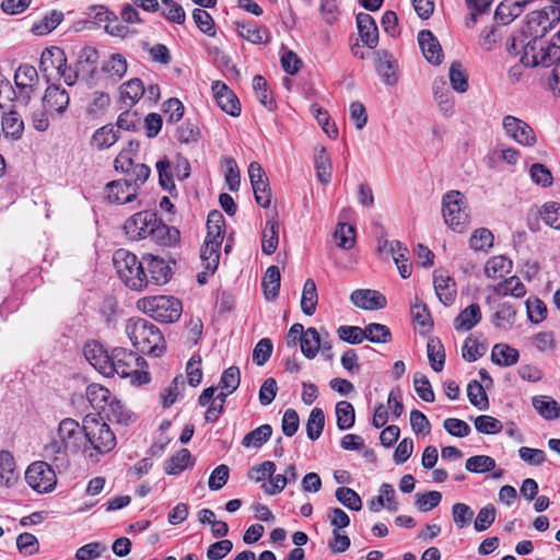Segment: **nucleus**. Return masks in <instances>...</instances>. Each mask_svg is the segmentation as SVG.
<instances>
[{"label": "nucleus", "mask_w": 560, "mask_h": 560, "mask_svg": "<svg viewBox=\"0 0 560 560\" xmlns=\"http://www.w3.org/2000/svg\"><path fill=\"white\" fill-rule=\"evenodd\" d=\"M84 430L78 421L65 418L59 422L56 433L45 445L46 457L52 460H65L69 453H78L83 445Z\"/></svg>", "instance_id": "f257e3e1"}, {"label": "nucleus", "mask_w": 560, "mask_h": 560, "mask_svg": "<svg viewBox=\"0 0 560 560\" xmlns=\"http://www.w3.org/2000/svg\"><path fill=\"white\" fill-rule=\"evenodd\" d=\"M109 369L104 371L105 376L114 374L120 377H129L131 384H147L150 382V373L145 370L148 364L143 358L136 352L125 349L115 348L109 354Z\"/></svg>", "instance_id": "f03ea898"}, {"label": "nucleus", "mask_w": 560, "mask_h": 560, "mask_svg": "<svg viewBox=\"0 0 560 560\" xmlns=\"http://www.w3.org/2000/svg\"><path fill=\"white\" fill-rule=\"evenodd\" d=\"M126 332L133 347L142 353L160 357L165 350L160 329L144 318H130L126 324Z\"/></svg>", "instance_id": "7ed1b4c3"}, {"label": "nucleus", "mask_w": 560, "mask_h": 560, "mask_svg": "<svg viewBox=\"0 0 560 560\" xmlns=\"http://www.w3.org/2000/svg\"><path fill=\"white\" fill-rule=\"evenodd\" d=\"M113 264L118 277L128 288L141 290L148 284L144 261H139L133 253L125 248L117 249L113 255Z\"/></svg>", "instance_id": "20e7f679"}, {"label": "nucleus", "mask_w": 560, "mask_h": 560, "mask_svg": "<svg viewBox=\"0 0 560 560\" xmlns=\"http://www.w3.org/2000/svg\"><path fill=\"white\" fill-rule=\"evenodd\" d=\"M560 58V46L553 39L526 40L522 46L521 62L525 67H549Z\"/></svg>", "instance_id": "39448f33"}, {"label": "nucleus", "mask_w": 560, "mask_h": 560, "mask_svg": "<svg viewBox=\"0 0 560 560\" xmlns=\"http://www.w3.org/2000/svg\"><path fill=\"white\" fill-rule=\"evenodd\" d=\"M138 307L155 320L174 323L182 315V303L174 296L156 295L138 301Z\"/></svg>", "instance_id": "423d86ee"}, {"label": "nucleus", "mask_w": 560, "mask_h": 560, "mask_svg": "<svg viewBox=\"0 0 560 560\" xmlns=\"http://www.w3.org/2000/svg\"><path fill=\"white\" fill-rule=\"evenodd\" d=\"M83 442L89 444L100 454L108 453L116 445V436L109 427L94 416L83 419Z\"/></svg>", "instance_id": "0eeeda50"}, {"label": "nucleus", "mask_w": 560, "mask_h": 560, "mask_svg": "<svg viewBox=\"0 0 560 560\" xmlns=\"http://www.w3.org/2000/svg\"><path fill=\"white\" fill-rule=\"evenodd\" d=\"M464 203V197L458 190L448 191L444 195L442 201V212L445 223L457 232H462L468 221V214Z\"/></svg>", "instance_id": "6e6552de"}, {"label": "nucleus", "mask_w": 560, "mask_h": 560, "mask_svg": "<svg viewBox=\"0 0 560 560\" xmlns=\"http://www.w3.org/2000/svg\"><path fill=\"white\" fill-rule=\"evenodd\" d=\"M28 486L38 493H47L55 489L57 477L49 464L43 460L34 462L25 471Z\"/></svg>", "instance_id": "1a4fd4ad"}, {"label": "nucleus", "mask_w": 560, "mask_h": 560, "mask_svg": "<svg viewBox=\"0 0 560 560\" xmlns=\"http://www.w3.org/2000/svg\"><path fill=\"white\" fill-rule=\"evenodd\" d=\"M158 217L156 212L149 210L135 213L128 218L124 224L126 235L132 241L150 237Z\"/></svg>", "instance_id": "9d476101"}, {"label": "nucleus", "mask_w": 560, "mask_h": 560, "mask_svg": "<svg viewBox=\"0 0 560 560\" xmlns=\"http://www.w3.org/2000/svg\"><path fill=\"white\" fill-rule=\"evenodd\" d=\"M502 125L506 136L518 144L533 147L536 143V135L526 121L508 115L503 118Z\"/></svg>", "instance_id": "9b49d317"}, {"label": "nucleus", "mask_w": 560, "mask_h": 560, "mask_svg": "<svg viewBox=\"0 0 560 560\" xmlns=\"http://www.w3.org/2000/svg\"><path fill=\"white\" fill-rule=\"evenodd\" d=\"M551 21L544 11H533L527 14L525 24L521 30V35L527 40L548 39L546 37L551 28Z\"/></svg>", "instance_id": "f8f14e48"}, {"label": "nucleus", "mask_w": 560, "mask_h": 560, "mask_svg": "<svg viewBox=\"0 0 560 560\" xmlns=\"http://www.w3.org/2000/svg\"><path fill=\"white\" fill-rule=\"evenodd\" d=\"M108 202L124 205L137 198V187H133L131 179H117L109 182L105 187Z\"/></svg>", "instance_id": "ddd939ff"}, {"label": "nucleus", "mask_w": 560, "mask_h": 560, "mask_svg": "<svg viewBox=\"0 0 560 560\" xmlns=\"http://www.w3.org/2000/svg\"><path fill=\"white\" fill-rule=\"evenodd\" d=\"M212 92L217 104L226 114L237 117L241 114V103L236 94L223 82L214 81Z\"/></svg>", "instance_id": "4468645a"}, {"label": "nucleus", "mask_w": 560, "mask_h": 560, "mask_svg": "<svg viewBox=\"0 0 560 560\" xmlns=\"http://www.w3.org/2000/svg\"><path fill=\"white\" fill-rule=\"evenodd\" d=\"M143 261L145 264L148 283L151 282L153 284L161 285L170 281L172 270L164 259L152 254H148L143 256Z\"/></svg>", "instance_id": "2eb2a0df"}, {"label": "nucleus", "mask_w": 560, "mask_h": 560, "mask_svg": "<svg viewBox=\"0 0 560 560\" xmlns=\"http://www.w3.org/2000/svg\"><path fill=\"white\" fill-rule=\"evenodd\" d=\"M67 56L60 47L51 46L45 48L42 52L39 60V70L49 82L52 75V71H58L62 66H66Z\"/></svg>", "instance_id": "dca6fc26"}, {"label": "nucleus", "mask_w": 560, "mask_h": 560, "mask_svg": "<svg viewBox=\"0 0 560 560\" xmlns=\"http://www.w3.org/2000/svg\"><path fill=\"white\" fill-rule=\"evenodd\" d=\"M70 97L66 89L59 84H50L43 96V105L47 112L62 114L68 108Z\"/></svg>", "instance_id": "f3484780"}, {"label": "nucleus", "mask_w": 560, "mask_h": 560, "mask_svg": "<svg viewBox=\"0 0 560 560\" xmlns=\"http://www.w3.org/2000/svg\"><path fill=\"white\" fill-rule=\"evenodd\" d=\"M350 301L363 310H382L386 306V298L378 291L370 289L354 290L350 295Z\"/></svg>", "instance_id": "a211bd4d"}, {"label": "nucleus", "mask_w": 560, "mask_h": 560, "mask_svg": "<svg viewBox=\"0 0 560 560\" xmlns=\"http://www.w3.org/2000/svg\"><path fill=\"white\" fill-rule=\"evenodd\" d=\"M419 46L424 58L433 63L440 65L443 59V50L433 33L429 30H422L418 34Z\"/></svg>", "instance_id": "6ab92c4d"}, {"label": "nucleus", "mask_w": 560, "mask_h": 560, "mask_svg": "<svg viewBox=\"0 0 560 560\" xmlns=\"http://www.w3.org/2000/svg\"><path fill=\"white\" fill-rule=\"evenodd\" d=\"M357 26L362 43L369 48H375L378 44V30L374 19L369 13H359Z\"/></svg>", "instance_id": "aec40b11"}, {"label": "nucleus", "mask_w": 560, "mask_h": 560, "mask_svg": "<svg viewBox=\"0 0 560 560\" xmlns=\"http://www.w3.org/2000/svg\"><path fill=\"white\" fill-rule=\"evenodd\" d=\"M38 81V73L35 67L31 65H21L14 73V83L20 92H24V98L26 102L31 98L33 86Z\"/></svg>", "instance_id": "412c9836"}, {"label": "nucleus", "mask_w": 560, "mask_h": 560, "mask_svg": "<svg viewBox=\"0 0 560 560\" xmlns=\"http://www.w3.org/2000/svg\"><path fill=\"white\" fill-rule=\"evenodd\" d=\"M151 240L160 246H173L179 242L180 233L175 226L165 224L159 217L150 235Z\"/></svg>", "instance_id": "4be33fe9"}, {"label": "nucleus", "mask_w": 560, "mask_h": 560, "mask_svg": "<svg viewBox=\"0 0 560 560\" xmlns=\"http://www.w3.org/2000/svg\"><path fill=\"white\" fill-rule=\"evenodd\" d=\"M433 94L440 110L445 116H452L454 114V101L447 83L443 78L434 80Z\"/></svg>", "instance_id": "5701e85b"}, {"label": "nucleus", "mask_w": 560, "mask_h": 560, "mask_svg": "<svg viewBox=\"0 0 560 560\" xmlns=\"http://www.w3.org/2000/svg\"><path fill=\"white\" fill-rule=\"evenodd\" d=\"M221 240L206 238L201 247L200 259L202 266L210 272H214L219 266Z\"/></svg>", "instance_id": "b1692460"}, {"label": "nucleus", "mask_w": 560, "mask_h": 560, "mask_svg": "<svg viewBox=\"0 0 560 560\" xmlns=\"http://www.w3.org/2000/svg\"><path fill=\"white\" fill-rule=\"evenodd\" d=\"M525 7L520 0H503L495 10L494 19L508 25L523 13Z\"/></svg>", "instance_id": "393cba45"}, {"label": "nucleus", "mask_w": 560, "mask_h": 560, "mask_svg": "<svg viewBox=\"0 0 560 560\" xmlns=\"http://www.w3.org/2000/svg\"><path fill=\"white\" fill-rule=\"evenodd\" d=\"M237 33L252 44H266L270 39L269 31L254 22L237 23Z\"/></svg>", "instance_id": "a878e982"}, {"label": "nucleus", "mask_w": 560, "mask_h": 560, "mask_svg": "<svg viewBox=\"0 0 560 560\" xmlns=\"http://www.w3.org/2000/svg\"><path fill=\"white\" fill-rule=\"evenodd\" d=\"M410 313L415 325L420 328V334L424 335L433 328V320L427 304L417 296L411 304Z\"/></svg>", "instance_id": "bb28decb"}, {"label": "nucleus", "mask_w": 560, "mask_h": 560, "mask_svg": "<svg viewBox=\"0 0 560 560\" xmlns=\"http://www.w3.org/2000/svg\"><path fill=\"white\" fill-rule=\"evenodd\" d=\"M481 320L480 306L472 303L465 307L454 319L456 330H470Z\"/></svg>", "instance_id": "cd10ccee"}, {"label": "nucleus", "mask_w": 560, "mask_h": 560, "mask_svg": "<svg viewBox=\"0 0 560 560\" xmlns=\"http://www.w3.org/2000/svg\"><path fill=\"white\" fill-rule=\"evenodd\" d=\"M84 355L86 360L102 374L109 369V354L104 350L103 346L97 342L86 343L84 347Z\"/></svg>", "instance_id": "c85d7f7f"}, {"label": "nucleus", "mask_w": 560, "mask_h": 560, "mask_svg": "<svg viewBox=\"0 0 560 560\" xmlns=\"http://www.w3.org/2000/svg\"><path fill=\"white\" fill-rule=\"evenodd\" d=\"M433 284L440 302L444 305L452 304L455 299L456 290L451 277L438 275V271H435L433 276Z\"/></svg>", "instance_id": "c756f323"}, {"label": "nucleus", "mask_w": 560, "mask_h": 560, "mask_svg": "<svg viewBox=\"0 0 560 560\" xmlns=\"http://www.w3.org/2000/svg\"><path fill=\"white\" fill-rule=\"evenodd\" d=\"M18 479L19 472L12 454L8 451L0 452V486L11 487Z\"/></svg>", "instance_id": "7c9ffc66"}, {"label": "nucleus", "mask_w": 560, "mask_h": 560, "mask_svg": "<svg viewBox=\"0 0 560 560\" xmlns=\"http://www.w3.org/2000/svg\"><path fill=\"white\" fill-rule=\"evenodd\" d=\"M86 398L94 409L103 412L113 397L106 387L93 383L86 387Z\"/></svg>", "instance_id": "2f4dec72"}, {"label": "nucleus", "mask_w": 560, "mask_h": 560, "mask_svg": "<svg viewBox=\"0 0 560 560\" xmlns=\"http://www.w3.org/2000/svg\"><path fill=\"white\" fill-rule=\"evenodd\" d=\"M314 165L316 168L317 179L323 184H328L332 174L330 158L324 147L316 149Z\"/></svg>", "instance_id": "473e14b6"}, {"label": "nucleus", "mask_w": 560, "mask_h": 560, "mask_svg": "<svg viewBox=\"0 0 560 560\" xmlns=\"http://www.w3.org/2000/svg\"><path fill=\"white\" fill-rule=\"evenodd\" d=\"M533 407L546 420L560 417V405L549 396L533 397Z\"/></svg>", "instance_id": "72a5a7b5"}, {"label": "nucleus", "mask_w": 560, "mask_h": 560, "mask_svg": "<svg viewBox=\"0 0 560 560\" xmlns=\"http://www.w3.org/2000/svg\"><path fill=\"white\" fill-rule=\"evenodd\" d=\"M279 244V224L275 219L266 222V228L261 235V250L266 255H271L276 252Z\"/></svg>", "instance_id": "f704fd0d"}, {"label": "nucleus", "mask_w": 560, "mask_h": 560, "mask_svg": "<svg viewBox=\"0 0 560 560\" xmlns=\"http://www.w3.org/2000/svg\"><path fill=\"white\" fill-rule=\"evenodd\" d=\"M1 126L5 137H11L12 139L18 140L23 135L24 122L20 114L15 110H10L3 115Z\"/></svg>", "instance_id": "c9c22d12"}, {"label": "nucleus", "mask_w": 560, "mask_h": 560, "mask_svg": "<svg viewBox=\"0 0 560 560\" xmlns=\"http://www.w3.org/2000/svg\"><path fill=\"white\" fill-rule=\"evenodd\" d=\"M98 59L100 55L97 49L91 46H85L79 51L77 67L81 72H89L93 78L96 73Z\"/></svg>", "instance_id": "e433bc0d"}, {"label": "nucleus", "mask_w": 560, "mask_h": 560, "mask_svg": "<svg viewBox=\"0 0 560 560\" xmlns=\"http://www.w3.org/2000/svg\"><path fill=\"white\" fill-rule=\"evenodd\" d=\"M317 302H318V294H317L315 281L313 279H307L304 282L302 296H301L302 312L307 316H312L316 311Z\"/></svg>", "instance_id": "4c0bfd02"}, {"label": "nucleus", "mask_w": 560, "mask_h": 560, "mask_svg": "<svg viewBox=\"0 0 560 560\" xmlns=\"http://www.w3.org/2000/svg\"><path fill=\"white\" fill-rule=\"evenodd\" d=\"M127 60L121 54H113L102 66V71L107 73L114 82H118L127 72Z\"/></svg>", "instance_id": "58836bf2"}, {"label": "nucleus", "mask_w": 560, "mask_h": 560, "mask_svg": "<svg viewBox=\"0 0 560 560\" xmlns=\"http://www.w3.org/2000/svg\"><path fill=\"white\" fill-rule=\"evenodd\" d=\"M300 346L301 351L306 359H314L322 347V337L318 330L314 327L307 328Z\"/></svg>", "instance_id": "ea45409f"}, {"label": "nucleus", "mask_w": 560, "mask_h": 560, "mask_svg": "<svg viewBox=\"0 0 560 560\" xmlns=\"http://www.w3.org/2000/svg\"><path fill=\"white\" fill-rule=\"evenodd\" d=\"M280 270L277 266H270L267 268L262 278V289L267 300L272 301L279 294L280 289Z\"/></svg>", "instance_id": "a19ab883"}, {"label": "nucleus", "mask_w": 560, "mask_h": 560, "mask_svg": "<svg viewBox=\"0 0 560 560\" xmlns=\"http://www.w3.org/2000/svg\"><path fill=\"white\" fill-rule=\"evenodd\" d=\"M492 361L500 366H510L518 361V351L508 345L498 343L491 353Z\"/></svg>", "instance_id": "79ce46f5"}, {"label": "nucleus", "mask_w": 560, "mask_h": 560, "mask_svg": "<svg viewBox=\"0 0 560 560\" xmlns=\"http://www.w3.org/2000/svg\"><path fill=\"white\" fill-rule=\"evenodd\" d=\"M494 292L502 296L511 295L514 298H522L525 295L526 289L518 277L512 276L498 283L494 287Z\"/></svg>", "instance_id": "37998d69"}, {"label": "nucleus", "mask_w": 560, "mask_h": 560, "mask_svg": "<svg viewBox=\"0 0 560 560\" xmlns=\"http://www.w3.org/2000/svg\"><path fill=\"white\" fill-rule=\"evenodd\" d=\"M272 428L270 424H262L255 430L248 432L242 440L244 447H256L262 446L271 436Z\"/></svg>", "instance_id": "c03bdc74"}, {"label": "nucleus", "mask_w": 560, "mask_h": 560, "mask_svg": "<svg viewBox=\"0 0 560 560\" xmlns=\"http://www.w3.org/2000/svg\"><path fill=\"white\" fill-rule=\"evenodd\" d=\"M337 427L345 431L353 427L355 412L353 406L346 400H341L336 405Z\"/></svg>", "instance_id": "a18cd8bd"}, {"label": "nucleus", "mask_w": 560, "mask_h": 560, "mask_svg": "<svg viewBox=\"0 0 560 560\" xmlns=\"http://www.w3.org/2000/svg\"><path fill=\"white\" fill-rule=\"evenodd\" d=\"M428 359L435 372H441L445 364V352L439 339H430L427 346Z\"/></svg>", "instance_id": "49530a36"}, {"label": "nucleus", "mask_w": 560, "mask_h": 560, "mask_svg": "<svg viewBox=\"0 0 560 560\" xmlns=\"http://www.w3.org/2000/svg\"><path fill=\"white\" fill-rule=\"evenodd\" d=\"M191 462V454L187 448L179 450L165 463V472L168 475H178Z\"/></svg>", "instance_id": "de8ad7c7"}, {"label": "nucleus", "mask_w": 560, "mask_h": 560, "mask_svg": "<svg viewBox=\"0 0 560 560\" xmlns=\"http://www.w3.org/2000/svg\"><path fill=\"white\" fill-rule=\"evenodd\" d=\"M364 337L374 343H387L392 340V334L387 326L371 323L363 328Z\"/></svg>", "instance_id": "09e8293b"}, {"label": "nucleus", "mask_w": 560, "mask_h": 560, "mask_svg": "<svg viewBox=\"0 0 560 560\" xmlns=\"http://www.w3.org/2000/svg\"><path fill=\"white\" fill-rule=\"evenodd\" d=\"M467 396L470 404L479 410L489 408V400L483 386L476 380L469 382L467 386Z\"/></svg>", "instance_id": "8fccbe9b"}, {"label": "nucleus", "mask_w": 560, "mask_h": 560, "mask_svg": "<svg viewBox=\"0 0 560 560\" xmlns=\"http://www.w3.org/2000/svg\"><path fill=\"white\" fill-rule=\"evenodd\" d=\"M337 246L342 249H351L355 244V229L347 223H338L334 233Z\"/></svg>", "instance_id": "3c124183"}, {"label": "nucleus", "mask_w": 560, "mask_h": 560, "mask_svg": "<svg viewBox=\"0 0 560 560\" xmlns=\"http://www.w3.org/2000/svg\"><path fill=\"white\" fill-rule=\"evenodd\" d=\"M109 421L127 424L131 420V413L121 401L112 398L106 410L103 411Z\"/></svg>", "instance_id": "603ef678"}, {"label": "nucleus", "mask_w": 560, "mask_h": 560, "mask_svg": "<svg viewBox=\"0 0 560 560\" xmlns=\"http://www.w3.org/2000/svg\"><path fill=\"white\" fill-rule=\"evenodd\" d=\"M325 425L324 411L320 408H314L306 422V434L312 441L317 440L323 432Z\"/></svg>", "instance_id": "864d4df0"}, {"label": "nucleus", "mask_w": 560, "mask_h": 560, "mask_svg": "<svg viewBox=\"0 0 560 560\" xmlns=\"http://www.w3.org/2000/svg\"><path fill=\"white\" fill-rule=\"evenodd\" d=\"M448 78L451 85L455 91L464 93L468 90V77L464 70L462 62H452L450 67Z\"/></svg>", "instance_id": "5fc2aeb1"}, {"label": "nucleus", "mask_w": 560, "mask_h": 560, "mask_svg": "<svg viewBox=\"0 0 560 560\" xmlns=\"http://www.w3.org/2000/svg\"><path fill=\"white\" fill-rule=\"evenodd\" d=\"M253 89L259 103L272 109L275 104L272 92L269 90L268 83L262 75L257 74L254 77Z\"/></svg>", "instance_id": "6e6d98bb"}, {"label": "nucleus", "mask_w": 560, "mask_h": 560, "mask_svg": "<svg viewBox=\"0 0 560 560\" xmlns=\"http://www.w3.org/2000/svg\"><path fill=\"white\" fill-rule=\"evenodd\" d=\"M465 468L475 474L488 472L495 468V460L488 455H475L466 460Z\"/></svg>", "instance_id": "4d7b16f0"}, {"label": "nucleus", "mask_w": 560, "mask_h": 560, "mask_svg": "<svg viewBox=\"0 0 560 560\" xmlns=\"http://www.w3.org/2000/svg\"><path fill=\"white\" fill-rule=\"evenodd\" d=\"M63 20V13L60 11H51L49 14L45 15L43 20L35 24L32 28L33 33L36 35H45L54 31Z\"/></svg>", "instance_id": "13d9d810"}, {"label": "nucleus", "mask_w": 560, "mask_h": 560, "mask_svg": "<svg viewBox=\"0 0 560 560\" xmlns=\"http://www.w3.org/2000/svg\"><path fill=\"white\" fill-rule=\"evenodd\" d=\"M224 176L228 187L231 191H237L241 185V173L233 158H224Z\"/></svg>", "instance_id": "bf43d9fd"}, {"label": "nucleus", "mask_w": 560, "mask_h": 560, "mask_svg": "<svg viewBox=\"0 0 560 560\" xmlns=\"http://www.w3.org/2000/svg\"><path fill=\"white\" fill-rule=\"evenodd\" d=\"M144 93L143 82L133 78L127 82H125L120 86V95L122 98H127L130 101V105H133L137 101H139Z\"/></svg>", "instance_id": "052dcab7"}, {"label": "nucleus", "mask_w": 560, "mask_h": 560, "mask_svg": "<svg viewBox=\"0 0 560 560\" xmlns=\"http://www.w3.org/2000/svg\"><path fill=\"white\" fill-rule=\"evenodd\" d=\"M223 226H224V218L222 213L218 210H212L208 214L207 219V230L208 234L206 238L211 240H221L223 238Z\"/></svg>", "instance_id": "680f3d73"}, {"label": "nucleus", "mask_w": 560, "mask_h": 560, "mask_svg": "<svg viewBox=\"0 0 560 560\" xmlns=\"http://www.w3.org/2000/svg\"><path fill=\"white\" fill-rule=\"evenodd\" d=\"M119 136L117 135V131H115L114 127L112 125H107L97 129L93 135L92 140L98 149H105L115 144Z\"/></svg>", "instance_id": "e2e57ef3"}, {"label": "nucleus", "mask_w": 560, "mask_h": 560, "mask_svg": "<svg viewBox=\"0 0 560 560\" xmlns=\"http://www.w3.org/2000/svg\"><path fill=\"white\" fill-rule=\"evenodd\" d=\"M336 499L346 508L360 511L362 509V501L360 495L351 488L340 487L336 490Z\"/></svg>", "instance_id": "0e129e2a"}, {"label": "nucleus", "mask_w": 560, "mask_h": 560, "mask_svg": "<svg viewBox=\"0 0 560 560\" xmlns=\"http://www.w3.org/2000/svg\"><path fill=\"white\" fill-rule=\"evenodd\" d=\"M413 386L418 396L427 402H432L435 399L429 378L422 373H416L413 376Z\"/></svg>", "instance_id": "69168bd1"}, {"label": "nucleus", "mask_w": 560, "mask_h": 560, "mask_svg": "<svg viewBox=\"0 0 560 560\" xmlns=\"http://www.w3.org/2000/svg\"><path fill=\"white\" fill-rule=\"evenodd\" d=\"M469 245L474 250H486L493 245V235L488 229H478L470 236Z\"/></svg>", "instance_id": "338daca9"}, {"label": "nucleus", "mask_w": 560, "mask_h": 560, "mask_svg": "<svg viewBox=\"0 0 560 560\" xmlns=\"http://www.w3.org/2000/svg\"><path fill=\"white\" fill-rule=\"evenodd\" d=\"M541 218L550 228L560 230V203H546L541 212Z\"/></svg>", "instance_id": "774afa93"}]
</instances>
